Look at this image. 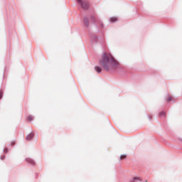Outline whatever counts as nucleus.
Instances as JSON below:
<instances>
[{"mask_svg": "<svg viewBox=\"0 0 182 182\" xmlns=\"http://www.w3.org/2000/svg\"><path fill=\"white\" fill-rule=\"evenodd\" d=\"M90 21L92 23H95V22H97V18H96L95 16H92L90 17Z\"/></svg>", "mask_w": 182, "mask_h": 182, "instance_id": "nucleus-3", "label": "nucleus"}, {"mask_svg": "<svg viewBox=\"0 0 182 182\" xmlns=\"http://www.w3.org/2000/svg\"><path fill=\"white\" fill-rule=\"evenodd\" d=\"M171 100H173V97L168 96V97L166 98V102H171Z\"/></svg>", "mask_w": 182, "mask_h": 182, "instance_id": "nucleus-9", "label": "nucleus"}, {"mask_svg": "<svg viewBox=\"0 0 182 182\" xmlns=\"http://www.w3.org/2000/svg\"><path fill=\"white\" fill-rule=\"evenodd\" d=\"M127 155L126 154H122L120 156V160H124V159H126Z\"/></svg>", "mask_w": 182, "mask_h": 182, "instance_id": "nucleus-10", "label": "nucleus"}, {"mask_svg": "<svg viewBox=\"0 0 182 182\" xmlns=\"http://www.w3.org/2000/svg\"><path fill=\"white\" fill-rule=\"evenodd\" d=\"M2 96H4V92L2 91L0 92V99H2Z\"/></svg>", "mask_w": 182, "mask_h": 182, "instance_id": "nucleus-13", "label": "nucleus"}, {"mask_svg": "<svg viewBox=\"0 0 182 182\" xmlns=\"http://www.w3.org/2000/svg\"><path fill=\"white\" fill-rule=\"evenodd\" d=\"M95 69L97 73H100V72H102V68H100V67L96 66Z\"/></svg>", "mask_w": 182, "mask_h": 182, "instance_id": "nucleus-6", "label": "nucleus"}, {"mask_svg": "<svg viewBox=\"0 0 182 182\" xmlns=\"http://www.w3.org/2000/svg\"><path fill=\"white\" fill-rule=\"evenodd\" d=\"M139 179H140L139 177H134V178H133V180L131 181L130 182H134V181H136V180H139Z\"/></svg>", "mask_w": 182, "mask_h": 182, "instance_id": "nucleus-12", "label": "nucleus"}, {"mask_svg": "<svg viewBox=\"0 0 182 182\" xmlns=\"http://www.w3.org/2000/svg\"><path fill=\"white\" fill-rule=\"evenodd\" d=\"M77 1L81 6L82 9H87V8H89V3L87 1H82V0H77Z\"/></svg>", "mask_w": 182, "mask_h": 182, "instance_id": "nucleus-2", "label": "nucleus"}, {"mask_svg": "<svg viewBox=\"0 0 182 182\" xmlns=\"http://www.w3.org/2000/svg\"><path fill=\"white\" fill-rule=\"evenodd\" d=\"M100 65L105 70H110V69H115L119 66V62L113 58L110 53H105L100 60Z\"/></svg>", "mask_w": 182, "mask_h": 182, "instance_id": "nucleus-1", "label": "nucleus"}, {"mask_svg": "<svg viewBox=\"0 0 182 182\" xmlns=\"http://www.w3.org/2000/svg\"><path fill=\"white\" fill-rule=\"evenodd\" d=\"M8 151V149H4V153H6Z\"/></svg>", "mask_w": 182, "mask_h": 182, "instance_id": "nucleus-15", "label": "nucleus"}, {"mask_svg": "<svg viewBox=\"0 0 182 182\" xmlns=\"http://www.w3.org/2000/svg\"><path fill=\"white\" fill-rule=\"evenodd\" d=\"M28 120L29 121V122H32V120H33V117H32V116H28Z\"/></svg>", "mask_w": 182, "mask_h": 182, "instance_id": "nucleus-11", "label": "nucleus"}, {"mask_svg": "<svg viewBox=\"0 0 182 182\" xmlns=\"http://www.w3.org/2000/svg\"><path fill=\"white\" fill-rule=\"evenodd\" d=\"M159 117H166V112H160Z\"/></svg>", "mask_w": 182, "mask_h": 182, "instance_id": "nucleus-7", "label": "nucleus"}, {"mask_svg": "<svg viewBox=\"0 0 182 182\" xmlns=\"http://www.w3.org/2000/svg\"><path fill=\"white\" fill-rule=\"evenodd\" d=\"M1 160H5V156H1Z\"/></svg>", "mask_w": 182, "mask_h": 182, "instance_id": "nucleus-14", "label": "nucleus"}, {"mask_svg": "<svg viewBox=\"0 0 182 182\" xmlns=\"http://www.w3.org/2000/svg\"><path fill=\"white\" fill-rule=\"evenodd\" d=\"M26 139L28 141H29V140H32L33 139V134H30L27 135Z\"/></svg>", "mask_w": 182, "mask_h": 182, "instance_id": "nucleus-4", "label": "nucleus"}, {"mask_svg": "<svg viewBox=\"0 0 182 182\" xmlns=\"http://www.w3.org/2000/svg\"><path fill=\"white\" fill-rule=\"evenodd\" d=\"M109 21H110V22H112V23L117 22V18H116V17H111L109 18Z\"/></svg>", "mask_w": 182, "mask_h": 182, "instance_id": "nucleus-5", "label": "nucleus"}, {"mask_svg": "<svg viewBox=\"0 0 182 182\" xmlns=\"http://www.w3.org/2000/svg\"><path fill=\"white\" fill-rule=\"evenodd\" d=\"M84 23L85 26H89V21L87 18L84 19Z\"/></svg>", "mask_w": 182, "mask_h": 182, "instance_id": "nucleus-8", "label": "nucleus"}]
</instances>
